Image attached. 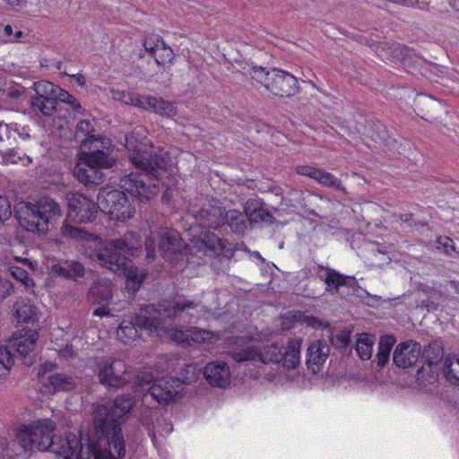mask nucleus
Returning a JSON list of instances; mask_svg holds the SVG:
<instances>
[{"mask_svg":"<svg viewBox=\"0 0 459 459\" xmlns=\"http://www.w3.org/2000/svg\"><path fill=\"white\" fill-rule=\"evenodd\" d=\"M133 410L130 397L120 395L113 402L93 404L91 423L81 429L79 436L68 433L65 437L52 435L48 423L23 425L16 437L25 452L37 448L48 450L61 459H118L126 455V441L122 425Z\"/></svg>","mask_w":459,"mask_h":459,"instance_id":"f257e3e1","label":"nucleus"},{"mask_svg":"<svg viewBox=\"0 0 459 459\" xmlns=\"http://www.w3.org/2000/svg\"><path fill=\"white\" fill-rule=\"evenodd\" d=\"M147 129L136 126L126 135V147L132 164L141 172H131L121 178V186L141 203L149 202L160 191V181L170 169L168 152L152 144Z\"/></svg>","mask_w":459,"mask_h":459,"instance_id":"f03ea898","label":"nucleus"},{"mask_svg":"<svg viewBox=\"0 0 459 459\" xmlns=\"http://www.w3.org/2000/svg\"><path fill=\"white\" fill-rule=\"evenodd\" d=\"M134 249L136 250L137 247L133 241V234L129 233L121 238L112 240H102L97 238L96 247L91 255V257L101 266L124 275L125 289L132 294L140 290L148 275L146 269L135 266L129 258V255H134Z\"/></svg>","mask_w":459,"mask_h":459,"instance_id":"7ed1b4c3","label":"nucleus"},{"mask_svg":"<svg viewBox=\"0 0 459 459\" xmlns=\"http://www.w3.org/2000/svg\"><path fill=\"white\" fill-rule=\"evenodd\" d=\"M197 379L196 368L191 364L185 365L178 377L160 379L154 382L152 373H143L137 377L136 389L147 390L143 394V404L152 407V403L167 405L183 397L185 385H190Z\"/></svg>","mask_w":459,"mask_h":459,"instance_id":"20e7f679","label":"nucleus"},{"mask_svg":"<svg viewBox=\"0 0 459 459\" xmlns=\"http://www.w3.org/2000/svg\"><path fill=\"white\" fill-rule=\"evenodd\" d=\"M13 212L21 228L38 235L46 234L50 221L62 216L60 205L48 195L34 203L20 202L14 205Z\"/></svg>","mask_w":459,"mask_h":459,"instance_id":"39448f33","label":"nucleus"},{"mask_svg":"<svg viewBox=\"0 0 459 459\" xmlns=\"http://www.w3.org/2000/svg\"><path fill=\"white\" fill-rule=\"evenodd\" d=\"M300 340L291 339L286 347L274 343L265 346L262 351L254 346L236 350L231 351V358L238 363L253 360L264 364H281L285 369L290 370L300 363Z\"/></svg>","mask_w":459,"mask_h":459,"instance_id":"423d86ee","label":"nucleus"},{"mask_svg":"<svg viewBox=\"0 0 459 459\" xmlns=\"http://www.w3.org/2000/svg\"><path fill=\"white\" fill-rule=\"evenodd\" d=\"M144 245L149 262L154 260L156 248L162 258L169 262L181 260L186 255V243L179 232L170 227H159L145 238Z\"/></svg>","mask_w":459,"mask_h":459,"instance_id":"0eeeda50","label":"nucleus"},{"mask_svg":"<svg viewBox=\"0 0 459 459\" xmlns=\"http://www.w3.org/2000/svg\"><path fill=\"white\" fill-rule=\"evenodd\" d=\"M97 369L100 384L108 389H118L130 384L134 395L141 397L143 403V394L147 393V390H137L135 382L137 377L144 372L134 375L127 369L122 360L113 359L112 358H103L97 363Z\"/></svg>","mask_w":459,"mask_h":459,"instance_id":"6e6552de","label":"nucleus"},{"mask_svg":"<svg viewBox=\"0 0 459 459\" xmlns=\"http://www.w3.org/2000/svg\"><path fill=\"white\" fill-rule=\"evenodd\" d=\"M250 76L275 96L290 98L299 91L298 79L281 69L253 65Z\"/></svg>","mask_w":459,"mask_h":459,"instance_id":"1a4fd4ad","label":"nucleus"},{"mask_svg":"<svg viewBox=\"0 0 459 459\" xmlns=\"http://www.w3.org/2000/svg\"><path fill=\"white\" fill-rule=\"evenodd\" d=\"M120 187L122 188L121 186ZM123 189L101 187L97 195L100 211L120 221L131 219L135 212L134 206L126 194L127 191L124 187Z\"/></svg>","mask_w":459,"mask_h":459,"instance_id":"9d476101","label":"nucleus"},{"mask_svg":"<svg viewBox=\"0 0 459 459\" xmlns=\"http://www.w3.org/2000/svg\"><path fill=\"white\" fill-rule=\"evenodd\" d=\"M164 328V319L158 316H146L143 312L124 318L117 329V337L127 344L140 337L143 330L158 332Z\"/></svg>","mask_w":459,"mask_h":459,"instance_id":"9b49d317","label":"nucleus"},{"mask_svg":"<svg viewBox=\"0 0 459 459\" xmlns=\"http://www.w3.org/2000/svg\"><path fill=\"white\" fill-rule=\"evenodd\" d=\"M67 219L76 223L92 222L100 211V203L78 192L66 195Z\"/></svg>","mask_w":459,"mask_h":459,"instance_id":"f8f14e48","label":"nucleus"},{"mask_svg":"<svg viewBox=\"0 0 459 459\" xmlns=\"http://www.w3.org/2000/svg\"><path fill=\"white\" fill-rule=\"evenodd\" d=\"M225 207L218 199H212L200 206L194 204L188 208V212L204 228L218 230L224 227L223 214Z\"/></svg>","mask_w":459,"mask_h":459,"instance_id":"ddd939ff","label":"nucleus"},{"mask_svg":"<svg viewBox=\"0 0 459 459\" xmlns=\"http://www.w3.org/2000/svg\"><path fill=\"white\" fill-rule=\"evenodd\" d=\"M36 96L30 99V107L36 112L45 117L51 116L56 109V98L62 88L48 82L39 81L34 82Z\"/></svg>","mask_w":459,"mask_h":459,"instance_id":"4468645a","label":"nucleus"},{"mask_svg":"<svg viewBox=\"0 0 459 459\" xmlns=\"http://www.w3.org/2000/svg\"><path fill=\"white\" fill-rule=\"evenodd\" d=\"M421 345L409 339L399 342L393 352V364L403 369L415 368L420 358Z\"/></svg>","mask_w":459,"mask_h":459,"instance_id":"2eb2a0df","label":"nucleus"},{"mask_svg":"<svg viewBox=\"0 0 459 459\" xmlns=\"http://www.w3.org/2000/svg\"><path fill=\"white\" fill-rule=\"evenodd\" d=\"M318 267L320 270L326 271L324 275L318 274L317 277L326 285V291L332 294L338 293L341 287H347L354 290L355 287L358 286V281L354 276L342 274L335 269L323 265H318Z\"/></svg>","mask_w":459,"mask_h":459,"instance_id":"dca6fc26","label":"nucleus"},{"mask_svg":"<svg viewBox=\"0 0 459 459\" xmlns=\"http://www.w3.org/2000/svg\"><path fill=\"white\" fill-rule=\"evenodd\" d=\"M244 213L250 224L265 223L273 225L275 217L269 211L266 204L260 198H249L244 205Z\"/></svg>","mask_w":459,"mask_h":459,"instance_id":"f3484780","label":"nucleus"},{"mask_svg":"<svg viewBox=\"0 0 459 459\" xmlns=\"http://www.w3.org/2000/svg\"><path fill=\"white\" fill-rule=\"evenodd\" d=\"M330 347L324 340H316L307 349L306 365L307 369L316 375L321 371L324 363L329 357Z\"/></svg>","mask_w":459,"mask_h":459,"instance_id":"a211bd4d","label":"nucleus"},{"mask_svg":"<svg viewBox=\"0 0 459 459\" xmlns=\"http://www.w3.org/2000/svg\"><path fill=\"white\" fill-rule=\"evenodd\" d=\"M197 245L199 250L204 251L206 255H224L226 257L232 255V249L227 248L225 240L209 230L202 233Z\"/></svg>","mask_w":459,"mask_h":459,"instance_id":"6ab92c4d","label":"nucleus"},{"mask_svg":"<svg viewBox=\"0 0 459 459\" xmlns=\"http://www.w3.org/2000/svg\"><path fill=\"white\" fill-rule=\"evenodd\" d=\"M204 376L213 386L225 387L230 384V368L224 361L208 363L204 368Z\"/></svg>","mask_w":459,"mask_h":459,"instance_id":"aec40b11","label":"nucleus"},{"mask_svg":"<svg viewBox=\"0 0 459 459\" xmlns=\"http://www.w3.org/2000/svg\"><path fill=\"white\" fill-rule=\"evenodd\" d=\"M74 176L87 186H100L105 181V176L101 171L96 170L93 167L86 165L84 160H80L74 169Z\"/></svg>","mask_w":459,"mask_h":459,"instance_id":"412c9836","label":"nucleus"},{"mask_svg":"<svg viewBox=\"0 0 459 459\" xmlns=\"http://www.w3.org/2000/svg\"><path fill=\"white\" fill-rule=\"evenodd\" d=\"M51 270L56 275L67 280L77 281L85 276L84 265L77 261L65 260L62 263L52 265Z\"/></svg>","mask_w":459,"mask_h":459,"instance_id":"4be33fe9","label":"nucleus"},{"mask_svg":"<svg viewBox=\"0 0 459 459\" xmlns=\"http://www.w3.org/2000/svg\"><path fill=\"white\" fill-rule=\"evenodd\" d=\"M421 361L429 366L440 367L444 358V344L440 338H436L421 346Z\"/></svg>","mask_w":459,"mask_h":459,"instance_id":"5701e85b","label":"nucleus"},{"mask_svg":"<svg viewBox=\"0 0 459 459\" xmlns=\"http://www.w3.org/2000/svg\"><path fill=\"white\" fill-rule=\"evenodd\" d=\"M48 384L45 385L49 389V392H71L75 389L76 382L74 378L65 373H55L46 377Z\"/></svg>","mask_w":459,"mask_h":459,"instance_id":"b1692460","label":"nucleus"},{"mask_svg":"<svg viewBox=\"0 0 459 459\" xmlns=\"http://www.w3.org/2000/svg\"><path fill=\"white\" fill-rule=\"evenodd\" d=\"M143 109L167 117L175 116L177 113L174 102L152 95L145 97Z\"/></svg>","mask_w":459,"mask_h":459,"instance_id":"393cba45","label":"nucleus"},{"mask_svg":"<svg viewBox=\"0 0 459 459\" xmlns=\"http://www.w3.org/2000/svg\"><path fill=\"white\" fill-rule=\"evenodd\" d=\"M80 160H84L86 165L100 171L102 169H111L116 164V160L110 155L109 149H101V151L91 154H84V156H80Z\"/></svg>","mask_w":459,"mask_h":459,"instance_id":"a878e982","label":"nucleus"},{"mask_svg":"<svg viewBox=\"0 0 459 459\" xmlns=\"http://www.w3.org/2000/svg\"><path fill=\"white\" fill-rule=\"evenodd\" d=\"M395 342L396 338L393 334H385L380 337L377 353L375 359L377 371H380L387 364H389L391 351Z\"/></svg>","mask_w":459,"mask_h":459,"instance_id":"bb28decb","label":"nucleus"},{"mask_svg":"<svg viewBox=\"0 0 459 459\" xmlns=\"http://www.w3.org/2000/svg\"><path fill=\"white\" fill-rule=\"evenodd\" d=\"M247 220L246 214L237 210H224V226L230 227L232 232L237 235L244 234L247 230Z\"/></svg>","mask_w":459,"mask_h":459,"instance_id":"cd10ccee","label":"nucleus"},{"mask_svg":"<svg viewBox=\"0 0 459 459\" xmlns=\"http://www.w3.org/2000/svg\"><path fill=\"white\" fill-rule=\"evenodd\" d=\"M439 371L440 367L429 366L422 362L421 367L419 368L415 373L416 383L420 386L434 385L438 380Z\"/></svg>","mask_w":459,"mask_h":459,"instance_id":"c85d7f7f","label":"nucleus"},{"mask_svg":"<svg viewBox=\"0 0 459 459\" xmlns=\"http://www.w3.org/2000/svg\"><path fill=\"white\" fill-rule=\"evenodd\" d=\"M108 142L107 139L100 135H95V136H88L85 138H82L81 140V152L80 156H84V154H91L95 152H100L101 149H108L106 144H108Z\"/></svg>","mask_w":459,"mask_h":459,"instance_id":"c756f323","label":"nucleus"},{"mask_svg":"<svg viewBox=\"0 0 459 459\" xmlns=\"http://www.w3.org/2000/svg\"><path fill=\"white\" fill-rule=\"evenodd\" d=\"M87 297L94 304L107 305L112 298V293L108 286L95 283L90 288Z\"/></svg>","mask_w":459,"mask_h":459,"instance_id":"7c9ffc66","label":"nucleus"},{"mask_svg":"<svg viewBox=\"0 0 459 459\" xmlns=\"http://www.w3.org/2000/svg\"><path fill=\"white\" fill-rule=\"evenodd\" d=\"M113 99L118 100L126 105L134 106L143 109L144 100L146 96H143L137 92H129L125 91H113Z\"/></svg>","mask_w":459,"mask_h":459,"instance_id":"2f4dec72","label":"nucleus"},{"mask_svg":"<svg viewBox=\"0 0 459 459\" xmlns=\"http://www.w3.org/2000/svg\"><path fill=\"white\" fill-rule=\"evenodd\" d=\"M15 316L19 322L26 324L34 323L37 320L36 307L24 301L15 302L13 305Z\"/></svg>","mask_w":459,"mask_h":459,"instance_id":"473e14b6","label":"nucleus"},{"mask_svg":"<svg viewBox=\"0 0 459 459\" xmlns=\"http://www.w3.org/2000/svg\"><path fill=\"white\" fill-rule=\"evenodd\" d=\"M0 156L4 163L16 164L22 161L24 166L32 162L31 158L27 156L20 148L0 149Z\"/></svg>","mask_w":459,"mask_h":459,"instance_id":"72a5a7b5","label":"nucleus"},{"mask_svg":"<svg viewBox=\"0 0 459 459\" xmlns=\"http://www.w3.org/2000/svg\"><path fill=\"white\" fill-rule=\"evenodd\" d=\"M373 338V335L363 333L357 340L355 349L358 356L362 360L369 359L372 356V347L374 344Z\"/></svg>","mask_w":459,"mask_h":459,"instance_id":"f704fd0d","label":"nucleus"},{"mask_svg":"<svg viewBox=\"0 0 459 459\" xmlns=\"http://www.w3.org/2000/svg\"><path fill=\"white\" fill-rule=\"evenodd\" d=\"M38 336L39 334L36 331H30V334L27 337L21 336L15 339L13 345L16 351L22 356L29 354L34 349Z\"/></svg>","mask_w":459,"mask_h":459,"instance_id":"c9c22d12","label":"nucleus"},{"mask_svg":"<svg viewBox=\"0 0 459 459\" xmlns=\"http://www.w3.org/2000/svg\"><path fill=\"white\" fill-rule=\"evenodd\" d=\"M315 180L318 184L323 185L326 187L333 188L343 194L346 193V189L342 186L341 179L337 178L332 173L327 172L324 169H319L316 175V178Z\"/></svg>","mask_w":459,"mask_h":459,"instance_id":"e433bc0d","label":"nucleus"},{"mask_svg":"<svg viewBox=\"0 0 459 459\" xmlns=\"http://www.w3.org/2000/svg\"><path fill=\"white\" fill-rule=\"evenodd\" d=\"M443 375L447 382L453 385H459V358L455 361L446 358L442 367Z\"/></svg>","mask_w":459,"mask_h":459,"instance_id":"4c0bfd02","label":"nucleus"},{"mask_svg":"<svg viewBox=\"0 0 459 459\" xmlns=\"http://www.w3.org/2000/svg\"><path fill=\"white\" fill-rule=\"evenodd\" d=\"M13 358L7 347L0 346V377H5L11 370Z\"/></svg>","mask_w":459,"mask_h":459,"instance_id":"58836bf2","label":"nucleus"},{"mask_svg":"<svg viewBox=\"0 0 459 459\" xmlns=\"http://www.w3.org/2000/svg\"><path fill=\"white\" fill-rule=\"evenodd\" d=\"M59 101L70 105L74 112H77L80 114L85 113V109L82 107L79 100L74 96L70 94L68 91H65L64 89H62V91H59V93H58V96L56 98V104Z\"/></svg>","mask_w":459,"mask_h":459,"instance_id":"ea45409f","label":"nucleus"},{"mask_svg":"<svg viewBox=\"0 0 459 459\" xmlns=\"http://www.w3.org/2000/svg\"><path fill=\"white\" fill-rule=\"evenodd\" d=\"M351 331L343 329L331 337V343L339 350H346L351 343Z\"/></svg>","mask_w":459,"mask_h":459,"instance_id":"a19ab883","label":"nucleus"},{"mask_svg":"<svg viewBox=\"0 0 459 459\" xmlns=\"http://www.w3.org/2000/svg\"><path fill=\"white\" fill-rule=\"evenodd\" d=\"M87 232L82 229L69 224L66 221H64L61 227V236L63 238H70L73 239L85 238Z\"/></svg>","mask_w":459,"mask_h":459,"instance_id":"79ce46f5","label":"nucleus"},{"mask_svg":"<svg viewBox=\"0 0 459 459\" xmlns=\"http://www.w3.org/2000/svg\"><path fill=\"white\" fill-rule=\"evenodd\" d=\"M8 271L10 274L18 281H21L24 286H34V281L29 276V273L23 268L17 265H10Z\"/></svg>","mask_w":459,"mask_h":459,"instance_id":"37998d69","label":"nucleus"},{"mask_svg":"<svg viewBox=\"0 0 459 459\" xmlns=\"http://www.w3.org/2000/svg\"><path fill=\"white\" fill-rule=\"evenodd\" d=\"M75 138L79 139L81 137L85 138L88 136H95V127L94 125L90 120H81L77 123L75 128Z\"/></svg>","mask_w":459,"mask_h":459,"instance_id":"c03bdc74","label":"nucleus"},{"mask_svg":"<svg viewBox=\"0 0 459 459\" xmlns=\"http://www.w3.org/2000/svg\"><path fill=\"white\" fill-rule=\"evenodd\" d=\"M374 134L371 135V138L375 142L385 143L389 138V132L385 125L381 123L380 121H377L373 125Z\"/></svg>","mask_w":459,"mask_h":459,"instance_id":"a18cd8bd","label":"nucleus"},{"mask_svg":"<svg viewBox=\"0 0 459 459\" xmlns=\"http://www.w3.org/2000/svg\"><path fill=\"white\" fill-rule=\"evenodd\" d=\"M197 307L196 303L191 300L187 301H176L170 309L168 310L169 315H172L174 316H178L183 311L187 308H195Z\"/></svg>","mask_w":459,"mask_h":459,"instance_id":"49530a36","label":"nucleus"},{"mask_svg":"<svg viewBox=\"0 0 459 459\" xmlns=\"http://www.w3.org/2000/svg\"><path fill=\"white\" fill-rule=\"evenodd\" d=\"M16 134H19L17 128H13L12 125L0 122V141L15 139Z\"/></svg>","mask_w":459,"mask_h":459,"instance_id":"de8ad7c7","label":"nucleus"},{"mask_svg":"<svg viewBox=\"0 0 459 459\" xmlns=\"http://www.w3.org/2000/svg\"><path fill=\"white\" fill-rule=\"evenodd\" d=\"M12 215L11 204L6 196L0 195V222L8 220Z\"/></svg>","mask_w":459,"mask_h":459,"instance_id":"09e8293b","label":"nucleus"},{"mask_svg":"<svg viewBox=\"0 0 459 459\" xmlns=\"http://www.w3.org/2000/svg\"><path fill=\"white\" fill-rule=\"evenodd\" d=\"M173 59H174V53L170 48H166L165 51H162V53H160L158 56H155L156 64L159 66H160L163 69V71H166L165 64L172 63Z\"/></svg>","mask_w":459,"mask_h":459,"instance_id":"8fccbe9b","label":"nucleus"},{"mask_svg":"<svg viewBox=\"0 0 459 459\" xmlns=\"http://www.w3.org/2000/svg\"><path fill=\"white\" fill-rule=\"evenodd\" d=\"M294 170L299 175L308 177L315 180L319 169L309 165H297L294 167Z\"/></svg>","mask_w":459,"mask_h":459,"instance_id":"3c124183","label":"nucleus"},{"mask_svg":"<svg viewBox=\"0 0 459 459\" xmlns=\"http://www.w3.org/2000/svg\"><path fill=\"white\" fill-rule=\"evenodd\" d=\"M412 50L407 48L406 46H398L395 48L394 53L395 54V56L399 58L401 61L405 62L406 58L411 56V52Z\"/></svg>","mask_w":459,"mask_h":459,"instance_id":"603ef678","label":"nucleus"},{"mask_svg":"<svg viewBox=\"0 0 459 459\" xmlns=\"http://www.w3.org/2000/svg\"><path fill=\"white\" fill-rule=\"evenodd\" d=\"M438 243L443 246L446 254L451 255L455 251L453 240L448 237L439 238Z\"/></svg>","mask_w":459,"mask_h":459,"instance_id":"864d4df0","label":"nucleus"},{"mask_svg":"<svg viewBox=\"0 0 459 459\" xmlns=\"http://www.w3.org/2000/svg\"><path fill=\"white\" fill-rule=\"evenodd\" d=\"M24 92L25 89L23 87L14 86L8 89L7 96L13 100H18Z\"/></svg>","mask_w":459,"mask_h":459,"instance_id":"5fc2aeb1","label":"nucleus"},{"mask_svg":"<svg viewBox=\"0 0 459 459\" xmlns=\"http://www.w3.org/2000/svg\"><path fill=\"white\" fill-rule=\"evenodd\" d=\"M13 28L12 27V25L10 24H7L4 27V31H3V37L4 38V41L5 42H10L11 41V39L13 38Z\"/></svg>","mask_w":459,"mask_h":459,"instance_id":"6e6d98bb","label":"nucleus"},{"mask_svg":"<svg viewBox=\"0 0 459 459\" xmlns=\"http://www.w3.org/2000/svg\"><path fill=\"white\" fill-rule=\"evenodd\" d=\"M422 307H425L428 311H435L437 309L438 305L435 303L433 300L427 299L422 300L421 305Z\"/></svg>","mask_w":459,"mask_h":459,"instance_id":"4d7b16f0","label":"nucleus"},{"mask_svg":"<svg viewBox=\"0 0 459 459\" xmlns=\"http://www.w3.org/2000/svg\"><path fill=\"white\" fill-rule=\"evenodd\" d=\"M143 46L153 47L155 48H159V44L156 40V35H152L144 39Z\"/></svg>","mask_w":459,"mask_h":459,"instance_id":"13d9d810","label":"nucleus"},{"mask_svg":"<svg viewBox=\"0 0 459 459\" xmlns=\"http://www.w3.org/2000/svg\"><path fill=\"white\" fill-rule=\"evenodd\" d=\"M93 315L97 316H104L109 315V309L107 306H100L93 311Z\"/></svg>","mask_w":459,"mask_h":459,"instance_id":"bf43d9fd","label":"nucleus"},{"mask_svg":"<svg viewBox=\"0 0 459 459\" xmlns=\"http://www.w3.org/2000/svg\"><path fill=\"white\" fill-rule=\"evenodd\" d=\"M72 78H74L75 82L82 87L84 86L86 83L84 76L81 74H74L72 75Z\"/></svg>","mask_w":459,"mask_h":459,"instance_id":"052dcab7","label":"nucleus"},{"mask_svg":"<svg viewBox=\"0 0 459 459\" xmlns=\"http://www.w3.org/2000/svg\"><path fill=\"white\" fill-rule=\"evenodd\" d=\"M156 40L157 43L159 44V48H157V50L160 49L161 51H165V49L169 48L164 39H162V37L156 35Z\"/></svg>","mask_w":459,"mask_h":459,"instance_id":"680f3d73","label":"nucleus"},{"mask_svg":"<svg viewBox=\"0 0 459 459\" xmlns=\"http://www.w3.org/2000/svg\"><path fill=\"white\" fill-rule=\"evenodd\" d=\"M355 294L358 296V297H360V298H364L365 295L366 296H368L369 294L367 292V290L359 288V286H356L354 290H352Z\"/></svg>","mask_w":459,"mask_h":459,"instance_id":"e2e57ef3","label":"nucleus"},{"mask_svg":"<svg viewBox=\"0 0 459 459\" xmlns=\"http://www.w3.org/2000/svg\"><path fill=\"white\" fill-rule=\"evenodd\" d=\"M23 32L21 30H16L13 33V38L11 39L10 42H18L20 41V39L22 37Z\"/></svg>","mask_w":459,"mask_h":459,"instance_id":"0e129e2a","label":"nucleus"},{"mask_svg":"<svg viewBox=\"0 0 459 459\" xmlns=\"http://www.w3.org/2000/svg\"><path fill=\"white\" fill-rule=\"evenodd\" d=\"M193 335H189L191 337V339L194 341V342H201V340H204V337H202L201 336V333L198 332L196 333L195 331H191Z\"/></svg>","mask_w":459,"mask_h":459,"instance_id":"69168bd1","label":"nucleus"},{"mask_svg":"<svg viewBox=\"0 0 459 459\" xmlns=\"http://www.w3.org/2000/svg\"><path fill=\"white\" fill-rule=\"evenodd\" d=\"M413 218V213H403L400 215V220L403 222H410Z\"/></svg>","mask_w":459,"mask_h":459,"instance_id":"338daca9","label":"nucleus"},{"mask_svg":"<svg viewBox=\"0 0 459 459\" xmlns=\"http://www.w3.org/2000/svg\"><path fill=\"white\" fill-rule=\"evenodd\" d=\"M143 48L146 52L150 53L154 57L156 56L155 53H156L157 48H155L153 47H147V46H143Z\"/></svg>","mask_w":459,"mask_h":459,"instance_id":"774afa93","label":"nucleus"}]
</instances>
